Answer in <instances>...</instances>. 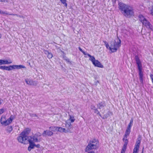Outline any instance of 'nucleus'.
Listing matches in <instances>:
<instances>
[{"label":"nucleus","mask_w":153,"mask_h":153,"mask_svg":"<svg viewBox=\"0 0 153 153\" xmlns=\"http://www.w3.org/2000/svg\"><path fill=\"white\" fill-rule=\"evenodd\" d=\"M118 7L122 13L125 17L130 18L133 15L134 12L132 7L123 3L120 2Z\"/></svg>","instance_id":"f257e3e1"},{"label":"nucleus","mask_w":153,"mask_h":153,"mask_svg":"<svg viewBox=\"0 0 153 153\" xmlns=\"http://www.w3.org/2000/svg\"><path fill=\"white\" fill-rule=\"evenodd\" d=\"M30 131V129L29 128H25L20 134V136L17 137V140L18 141L21 143L26 144L27 138L28 137V135Z\"/></svg>","instance_id":"f03ea898"},{"label":"nucleus","mask_w":153,"mask_h":153,"mask_svg":"<svg viewBox=\"0 0 153 153\" xmlns=\"http://www.w3.org/2000/svg\"><path fill=\"white\" fill-rule=\"evenodd\" d=\"M99 145V141L97 140L94 139L90 140L85 149V151L87 152L91 150L97 149L98 148Z\"/></svg>","instance_id":"7ed1b4c3"},{"label":"nucleus","mask_w":153,"mask_h":153,"mask_svg":"<svg viewBox=\"0 0 153 153\" xmlns=\"http://www.w3.org/2000/svg\"><path fill=\"white\" fill-rule=\"evenodd\" d=\"M121 40L117 37L115 40L114 42H111L109 49L112 52H116L117 49L121 46Z\"/></svg>","instance_id":"20e7f679"},{"label":"nucleus","mask_w":153,"mask_h":153,"mask_svg":"<svg viewBox=\"0 0 153 153\" xmlns=\"http://www.w3.org/2000/svg\"><path fill=\"white\" fill-rule=\"evenodd\" d=\"M136 63L137 65L138 69L139 70L140 80L141 83H143V73L142 71V65L141 62L138 56H135Z\"/></svg>","instance_id":"39448f33"},{"label":"nucleus","mask_w":153,"mask_h":153,"mask_svg":"<svg viewBox=\"0 0 153 153\" xmlns=\"http://www.w3.org/2000/svg\"><path fill=\"white\" fill-rule=\"evenodd\" d=\"M139 20L143 26L146 27L147 28L153 31V26L143 15H139Z\"/></svg>","instance_id":"423d86ee"},{"label":"nucleus","mask_w":153,"mask_h":153,"mask_svg":"<svg viewBox=\"0 0 153 153\" xmlns=\"http://www.w3.org/2000/svg\"><path fill=\"white\" fill-rule=\"evenodd\" d=\"M41 136V134L39 132L36 133L33 135L28 136L27 138L26 143L28 142L31 143L39 142L40 141V140L38 138Z\"/></svg>","instance_id":"0eeeda50"},{"label":"nucleus","mask_w":153,"mask_h":153,"mask_svg":"<svg viewBox=\"0 0 153 153\" xmlns=\"http://www.w3.org/2000/svg\"><path fill=\"white\" fill-rule=\"evenodd\" d=\"M87 55L90 57L89 60H91L93 64L95 66L98 67L103 68V65L98 60H96L95 58L93 56H91L89 54H88Z\"/></svg>","instance_id":"6e6552de"},{"label":"nucleus","mask_w":153,"mask_h":153,"mask_svg":"<svg viewBox=\"0 0 153 153\" xmlns=\"http://www.w3.org/2000/svg\"><path fill=\"white\" fill-rule=\"evenodd\" d=\"M65 127L67 128V129H66V133L72 132L73 128L71 123L66 122Z\"/></svg>","instance_id":"1a4fd4ad"},{"label":"nucleus","mask_w":153,"mask_h":153,"mask_svg":"<svg viewBox=\"0 0 153 153\" xmlns=\"http://www.w3.org/2000/svg\"><path fill=\"white\" fill-rule=\"evenodd\" d=\"M127 138L123 137V141L124 142V144L122 148L121 153H125L128 143V140Z\"/></svg>","instance_id":"9d476101"},{"label":"nucleus","mask_w":153,"mask_h":153,"mask_svg":"<svg viewBox=\"0 0 153 153\" xmlns=\"http://www.w3.org/2000/svg\"><path fill=\"white\" fill-rule=\"evenodd\" d=\"M14 116L12 115H11L9 118H8L7 120H6L4 122V124L3 125L5 126H7L10 124L11 123L13 120L14 119Z\"/></svg>","instance_id":"9b49d317"},{"label":"nucleus","mask_w":153,"mask_h":153,"mask_svg":"<svg viewBox=\"0 0 153 153\" xmlns=\"http://www.w3.org/2000/svg\"><path fill=\"white\" fill-rule=\"evenodd\" d=\"M53 133L52 131L48 130H46L43 131L42 135L44 137L46 136H51L53 135Z\"/></svg>","instance_id":"f8f14e48"},{"label":"nucleus","mask_w":153,"mask_h":153,"mask_svg":"<svg viewBox=\"0 0 153 153\" xmlns=\"http://www.w3.org/2000/svg\"><path fill=\"white\" fill-rule=\"evenodd\" d=\"M106 106L105 102L104 101H102L101 102L98 103L97 105V108L101 109L104 108Z\"/></svg>","instance_id":"ddd939ff"},{"label":"nucleus","mask_w":153,"mask_h":153,"mask_svg":"<svg viewBox=\"0 0 153 153\" xmlns=\"http://www.w3.org/2000/svg\"><path fill=\"white\" fill-rule=\"evenodd\" d=\"M12 61L10 60L9 61L7 60L0 59V65H2L8 64L11 63Z\"/></svg>","instance_id":"4468645a"},{"label":"nucleus","mask_w":153,"mask_h":153,"mask_svg":"<svg viewBox=\"0 0 153 153\" xmlns=\"http://www.w3.org/2000/svg\"><path fill=\"white\" fill-rule=\"evenodd\" d=\"M25 81L27 85H34L35 82L32 80L30 79H25Z\"/></svg>","instance_id":"2eb2a0df"},{"label":"nucleus","mask_w":153,"mask_h":153,"mask_svg":"<svg viewBox=\"0 0 153 153\" xmlns=\"http://www.w3.org/2000/svg\"><path fill=\"white\" fill-rule=\"evenodd\" d=\"M140 143V140H138L137 141L134 150L138 151Z\"/></svg>","instance_id":"dca6fc26"},{"label":"nucleus","mask_w":153,"mask_h":153,"mask_svg":"<svg viewBox=\"0 0 153 153\" xmlns=\"http://www.w3.org/2000/svg\"><path fill=\"white\" fill-rule=\"evenodd\" d=\"M131 132V129L127 128V129L125 132V134L123 136V137L127 138Z\"/></svg>","instance_id":"f3484780"},{"label":"nucleus","mask_w":153,"mask_h":153,"mask_svg":"<svg viewBox=\"0 0 153 153\" xmlns=\"http://www.w3.org/2000/svg\"><path fill=\"white\" fill-rule=\"evenodd\" d=\"M0 69L3 70H6L7 71H10L11 69H10V66H0Z\"/></svg>","instance_id":"a211bd4d"},{"label":"nucleus","mask_w":153,"mask_h":153,"mask_svg":"<svg viewBox=\"0 0 153 153\" xmlns=\"http://www.w3.org/2000/svg\"><path fill=\"white\" fill-rule=\"evenodd\" d=\"M57 131L66 133L65 128L61 127H58Z\"/></svg>","instance_id":"6ab92c4d"},{"label":"nucleus","mask_w":153,"mask_h":153,"mask_svg":"<svg viewBox=\"0 0 153 153\" xmlns=\"http://www.w3.org/2000/svg\"><path fill=\"white\" fill-rule=\"evenodd\" d=\"M13 128L12 126H8L7 128L6 131L8 133H10L12 131Z\"/></svg>","instance_id":"aec40b11"},{"label":"nucleus","mask_w":153,"mask_h":153,"mask_svg":"<svg viewBox=\"0 0 153 153\" xmlns=\"http://www.w3.org/2000/svg\"><path fill=\"white\" fill-rule=\"evenodd\" d=\"M49 129L52 131L56 132L57 131L58 127L51 126L49 127Z\"/></svg>","instance_id":"412c9836"},{"label":"nucleus","mask_w":153,"mask_h":153,"mask_svg":"<svg viewBox=\"0 0 153 153\" xmlns=\"http://www.w3.org/2000/svg\"><path fill=\"white\" fill-rule=\"evenodd\" d=\"M45 54H48L47 57L48 58L51 59L53 55L51 52H49L47 51H45Z\"/></svg>","instance_id":"4be33fe9"},{"label":"nucleus","mask_w":153,"mask_h":153,"mask_svg":"<svg viewBox=\"0 0 153 153\" xmlns=\"http://www.w3.org/2000/svg\"><path fill=\"white\" fill-rule=\"evenodd\" d=\"M69 116L70 118L68 120H67L66 122H69V121H71V123L74 122L75 120L74 117L71 115H69Z\"/></svg>","instance_id":"5701e85b"},{"label":"nucleus","mask_w":153,"mask_h":153,"mask_svg":"<svg viewBox=\"0 0 153 153\" xmlns=\"http://www.w3.org/2000/svg\"><path fill=\"white\" fill-rule=\"evenodd\" d=\"M133 119H131L130 120V122L129 124H128V126L127 127V128L131 129V127L132 126L133 123Z\"/></svg>","instance_id":"b1692460"},{"label":"nucleus","mask_w":153,"mask_h":153,"mask_svg":"<svg viewBox=\"0 0 153 153\" xmlns=\"http://www.w3.org/2000/svg\"><path fill=\"white\" fill-rule=\"evenodd\" d=\"M18 65H10V69L11 70L14 69H18Z\"/></svg>","instance_id":"393cba45"},{"label":"nucleus","mask_w":153,"mask_h":153,"mask_svg":"<svg viewBox=\"0 0 153 153\" xmlns=\"http://www.w3.org/2000/svg\"><path fill=\"white\" fill-rule=\"evenodd\" d=\"M6 120L5 117H2L0 119V123L1 124L3 125L4 124L3 123Z\"/></svg>","instance_id":"a878e982"},{"label":"nucleus","mask_w":153,"mask_h":153,"mask_svg":"<svg viewBox=\"0 0 153 153\" xmlns=\"http://www.w3.org/2000/svg\"><path fill=\"white\" fill-rule=\"evenodd\" d=\"M29 144V147L32 149H33L35 146V143H31L30 142H28Z\"/></svg>","instance_id":"bb28decb"},{"label":"nucleus","mask_w":153,"mask_h":153,"mask_svg":"<svg viewBox=\"0 0 153 153\" xmlns=\"http://www.w3.org/2000/svg\"><path fill=\"white\" fill-rule=\"evenodd\" d=\"M0 13L1 14H7V15H12V14H10L9 13H7L6 11H5V12L3 11H1L0 10Z\"/></svg>","instance_id":"cd10ccee"},{"label":"nucleus","mask_w":153,"mask_h":153,"mask_svg":"<svg viewBox=\"0 0 153 153\" xmlns=\"http://www.w3.org/2000/svg\"><path fill=\"white\" fill-rule=\"evenodd\" d=\"M78 48H79V50L81 51L82 53H83L84 55H87L88 54V53H86V52L85 51H83L82 49V48L80 47H79Z\"/></svg>","instance_id":"c85d7f7f"},{"label":"nucleus","mask_w":153,"mask_h":153,"mask_svg":"<svg viewBox=\"0 0 153 153\" xmlns=\"http://www.w3.org/2000/svg\"><path fill=\"white\" fill-rule=\"evenodd\" d=\"M150 9V12L151 14L153 16V7H151L149 8Z\"/></svg>","instance_id":"c756f323"},{"label":"nucleus","mask_w":153,"mask_h":153,"mask_svg":"<svg viewBox=\"0 0 153 153\" xmlns=\"http://www.w3.org/2000/svg\"><path fill=\"white\" fill-rule=\"evenodd\" d=\"M18 69H20L22 68H26L25 67V66L22 65H18Z\"/></svg>","instance_id":"7c9ffc66"},{"label":"nucleus","mask_w":153,"mask_h":153,"mask_svg":"<svg viewBox=\"0 0 153 153\" xmlns=\"http://www.w3.org/2000/svg\"><path fill=\"white\" fill-rule=\"evenodd\" d=\"M12 14V15L16 16H17L18 17H20V18H24V17L22 16H21L20 15L17 14Z\"/></svg>","instance_id":"2f4dec72"},{"label":"nucleus","mask_w":153,"mask_h":153,"mask_svg":"<svg viewBox=\"0 0 153 153\" xmlns=\"http://www.w3.org/2000/svg\"><path fill=\"white\" fill-rule=\"evenodd\" d=\"M94 113L96 114H99L100 112L98 110L97 108H96V109L94 110Z\"/></svg>","instance_id":"473e14b6"},{"label":"nucleus","mask_w":153,"mask_h":153,"mask_svg":"<svg viewBox=\"0 0 153 153\" xmlns=\"http://www.w3.org/2000/svg\"><path fill=\"white\" fill-rule=\"evenodd\" d=\"M90 108L91 109L93 110H94L96 108L95 106L93 105H91L90 106Z\"/></svg>","instance_id":"72a5a7b5"},{"label":"nucleus","mask_w":153,"mask_h":153,"mask_svg":"<svg viewBox=\"0 0 153 153\" xmlns=\"http://www.w3.org/2000/svg\"><path fill=\"white\" fill-rule=\"evenodd\" d=\"M103 42L104 43L105 45V46H106V47L107 48H108L109 46V45H108V43L106 41H104Z\"/></svg>","instance_id":"f704fd0d"},{"label":"nucleus","mask_w":153,"mask_h":153,"mask_svg":"<svg viewBox=\"0 0 153 153\" xmlns=\"http://www.w3.org/2000/svg\"><path fill=\"white\" fill-rule=\"evenodd\" d=\"M31 117H37V118H38V117L35 114H31L30 115Z\"/></svg>","instance_id":"c9c22d12"},{"label":"nucleus","mask_w":153,"mask_h":153,"mask_svg":"<svg viewBox=\"0 0 153 153\" xmlns=\"http://www.w3.org/2000/svg\"><path fill=\"white\" fill-rule=\"evenodd\" d=\"M4 112V109H0V115L2 114Z\"/></svg>","instance_id":"e433bc0d"},{"label":"nucleus","mask_w":153,"mask_h":153,"mask_svg":"<svg viewBox=\"0 0 153 153\" xmlns=\"http://www.w3.org/2000/svg\"><path fill=\"white\" fill-rule=\"evenodd\" d=\"M150 78L152 79V83L153 84V75L152 74H151L150 76Z\"/></svg>","instance_id":"4c0bfd02"},{"label":"nucleus","mask_w":153,"mask_h":153,"mask_svg":"<svg viewBox=\"0 0 153 153\" xmlns=\"http://www.w3.org/2000/svg\"><path fill=\"white\" fill-rule=\"evenodd\" d=\"M40 145L39 144L36 145L35 144V146L37 148H39L40 147Z\"/></svg>","instance_id":"58836bf2"},{"label":"nucleus","mask_w":153,"mask_h":153,"mask_svg":"<svg viewBox=\"0 0 153 153\" xmlns=\"http://www.w3.org/2000/svg\"><path fill=\"white\" fill-rule=\"evenodd\" d=\"M0 2H7V0H0Z\"/></svg>","instance_id":"ea45409f"},{"label":"nucleus","mask_w":153,"mask_h":153,"mask_svg":"<svg viewBox=\"0 0 153 153\" xmlns=\"http://www.w3.org/2000/svg\"><path fill=\"white\" fill-rule=\"evenodd\" d=\"M66 61L68 62L69 63H71V61H70V60L69 59H68V58H67V59H66Z\"/></svg>","instance_id":"a19ab883"},{"label":"nucleus","mask_w":153,"mask_h":153,"mask_svg":"<svg viewBox=\"0 0 153 153\" xmlns=\"http://www.w3.org/2000/svg\"><path fill=\"white\" fill-rule=\"evenodd\" d=\"M138 151L137 150H133V153H138Z\"/></svg>","instance_id":"79ce46f5"},{"label":"nucleus","mask_w":153,"mask_h":153,"mask_svg":"<svg viewBox=\"0 0 153 153\" xmlns=\"http://www.w3.org/2000/svg\"><path fill=\"white\" fill-rule=\"evenodd\" d=\"M87 153H95L94 152V151H91Z\"/></svg>","instance_id":"37998d69"},{"label":"nucleus","mask_w":153,"mask_h":153,"mask_svg":"<svg viewBox=\"0 0 153 153\" xmlns=\"http://www.w3.org/2000/svg\"><path fill=\"white\" fill-rule=\"evenodd\" d=\"M32 149L30 148V147L28 146V151H30Z\"/></svg>","instance_id":"c03bdc74"},{"label":"nucleus","mask_w":153,"mask_h":153,"mask_svg":"<svg viewBox=\"0 0 153 153\" xmlns=\"http://www.w3.org/2000/svg\"><path fill=\"white\" fill-rule=\"evenodd\" d=\"M97 115H99L100 117H102L101 115L100 114V112L99 113V114H98Z\"/></svg>","instance_id":"a18cd8bd"},{"label":"nucleus","mask_w":153,"mask_h":153,"mask_svg":"<svg viewBox=\"0 0 153 153\" xmlns=\"http://www.w3.org/2000/svg\"><path fill=\"white\" fill-rule=\"evenodd\" d=\"M143 149H144V148H143V149H142V153H143Z\"/></svg>","instance_id":"49530a36"},{"label":"nucleus","mask_w":153,"mask_h":153,"mask_svg":"<svg viewBox=\"0 0 153 153\" xmlns=\"http://www.w3.org/2000/svg\"><path fill=\"white\" fill-rule=\"evenodd\" d=\"M67 58L65 57V58H64V59L65 60H66V59H67Z\"/></svg>","instance_id":"de8ad7c7"},{"label":"nucleus","mask_w":153,"mask_h":153,"mask_svg":"<svg viewBox=\"0 0 153 153\" xmlns=\"http://www.w3.org/2000/svg\"><path fill=\"white\" fill-rule=\"evenodd\" d=\"M1 35L0 34V38L1 37Z\"/></svg>","instance_id":"09e8293b"},{"label":"nucleus","mask_w":153,"mask_h":153,"mask_svg":"<svg viewBox=\"0 0 153 153\" xmlns=\"http://www.w3.org/2000/svg\"><path fill=\"white\" fill-rule=\"evenodd\" d=\"M97 82H99V81H97Z\"/></svg>","instance_id":"8fccbe9b"}]
</instances>
